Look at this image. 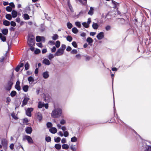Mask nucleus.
<instances>
[{"label":"nucleus","instance_id":"f257e3e1","mask_svg":"<svg viewBox=\"0 0 151 151\" xmlns=\"http://www.w3.org/2000/svg\"><path fill=\"white\" fill-rule=\"evenodd\" d=\"M62 113V110L59 108L55 109L52 111L51 116L52 118H58L61 116Z\"/></svg>","mask_w":151,"mask_h":151},{"label":"nucleus","instance_id":"f03ea898","mask_svg":"<svg viewBox=\"0 0 151 151\" xmlns=\"http://www.w3.org/2000/svg\"><path fill=\"white\" fill-rule=\"evenodd\" d=\"M35 41L34 36L29 37L28 39V43L30 47H32L35 44Z\"/></svg>","mask_w":151,"mask_h":151},{"label":"nucleus","instance_id":"7ed1b4c3","mask_svg":"<svg viewBox=\"0 0 151 151\" xmlns=\"http://www.w3.org/2000/svg\"><path fill=\"white\" fill-rule=\"evenodd\" d=\"M25 140H27L28 143L29 144H32L33 143V140L32 137L29 136L25 135L23 137L22 140L23 141H25Z\"/></svg>","mask_w":151,"mask_h":151},{"label":"nucleus","instance_id":"20e7f679","mask_svg":"<svg viewBox=\"0 0 151 151\" xmlns=\"http://www.w3.org/2000/svg\"><path fill=\"white\" fill-rule=\"evenodd\" d=\"M13 84L12 81L11 80L9 81L4 86L5 89L7 91H10Z\"/></svg>","mask_w":151,"mask_h":151},{"label":"nucleus","instance_id":"39448f33","mask_svg":"<svg viewBox=\"0 0 151 151\" xmlns=\"http://www.w3.org/2000/svg\"><path fill=\"white\" fill-rule=\"evenodd\" d=\"M63 53L64 51L61 50V48H60L57 50L54 55L55 56H60L63 55Z\"/></svg>","mask_w":151,"mask_h":151},{"label":"nucleus","instance_id":"423d86ee","mask_svg":"<svg viewBox=\"0 0 151 151\" xmlns=\"http://www.w3.org/2000/svg\"><path fill=\"white\" fill-rule=\"evenodd\" d=\"M33 110L32 108H28L27 110L26 111V113L27 115L30 117L31 116V112Z\"/></svg>","mask_w":151,"mask_h":151},{"label":"nucleus","instance_id":"0eeeda50","mask_svg":"<svg viewBox=\"0 0 151 151\" xmlns=\"http://www.w3.org/2000/svg\"><path fill=\"white\" fill-rule=\"evenodd\" d=\"M8 142L6 139H3L1 141V144L4 148L7 149Z\"/></svg>","mask_w":151,"mask_h":151},{"label":"nucleus","instance_id":"6e6552de","mask_svg":"<svg viewBox=\"0 0 151 151\" xmlns=\"http://www.w3.org/2000/svg\"><path fill=\"white\" fill-rule=\"evenodd\" d=\"M104 37V33L102 32L99 33L96 36V37L99 40L102 39Z\"/></svg>","mask_w":151,"mask_h":151},{"label":"nucleus","instance_id":"1a4fd4ad","mask_svg":"<svg viewBox=\"0 0 151 151\" xmlns=\"http://www.w3.org/2000/svg\"><path fill=\"white\" fill-rule=\"evenodd\" d=\"M29 100V98L27 97H25L22 101V106L26 105L28 102V101Z\"/></svg>","mask_w":151,"mask_h":151},{"label":"nucleus","instance_id":"9d476101","mask_svg":"<svg viewBox=\"0 0 151 151\" xmlns=\"http://www.w3.org/2000/svg\"><path fill=\"white\" fill-rule=\"evenodd\" d=\"M20 83V82L19 81H17L15 86V88L18 91H19L21 90V87L19 85Z\"/></svg>","mask_w":151,"mask_h":151},{"label":"nucleus","instance_id":"9b49d317","mask_svg":"<svg viewBox=\"0 0 151 151\" xmlns=\"http://www.w3.org/2000/svg\"><path fill=\"white\" fill-rule=\"evenodd\" d=\"M42 76L45 79L47 78L49 76V72L47 71L43 72L42 73Z\"/></svg>","mask_w":151,"mask_h":151},{"label":"nucleus","instance_id":"f8f14e48","mask_svg":"<svg viewBox=\"0 0 151 151\" xmlns=\"http://www.w3.org/2000/svg\"><path fill=\"white\" fill-rule=\"evenodd\" d=\"M49 131L52 134H55L57 132V129L55 127H52L49 129Z\"/></svg>","mask_w":151,"mask_h":151},{"label":"nucleus","instance_id":"ddd939ff","mask_svg":"<svg viewBox=\"0 0 151 151\" xmlns=\"http://www.w3.org/2000/svg\"><path fill=\"white\" fill-rule=\"evenodd\" d=\"M32 131V128L31 127H28L27 128L25 131L27 133L31 134Z\"/></svg>","mask_w":151,"mask_h":151},{"label":"nucleus","instance_id":"4468645a","mask_svg":"<svg viewBox=\"0 0 151 151\" xmlns=\"http://www.w3.org/2000/svg\"><path fill=\"white\" fill-rule=\"evenodd\" d=\"M12 17L13 18H15L16 17L17 15V13L16 11L13 10L12 12Z\"/></svg>","mask_w":151,"mask_h":151},{"label":"nucleus","instance_id":"2eb2a0df","mask_svg":"<svg viewBox=\"0 0 151 151\" xmlns=\"http://www.w3.org/2000/svg\"><path fill=\"white\" fill-rule=\"evenodd\" d=\"M92 26L93 29H96L99 27V26L97 23L93 22Z\"/></svg>","mask_w":151,"mask_h":151},{"label":"nucleus","instance_id":"dca6fc26","mask_svg":"<svg viewBox=\"0 0 151 151\" xmlns=\"http://www.w3.org/2000/svg\"><path fill=\"white\" fill-rule=\"evenodd\" d=\"M43 63L45 65H49L50 64L49 60L47 59H44L43 60Z\"/></svg>","mask_w":151,"mask_h":151},{"label":"nucleus","instance_id":"f3484780","mask_svg":"<svg viewBox=\"0 0 151 151\" xmlns=\"http://www.w3.org/2000/svg\"><path fill=\"white\" fill-rule=\"evenodd\" d=\"M0 39L3 42H5L6 40V37L4 36L3 34L0 33Z\"/></svg>","mask_w":151,"mask_h":151},{"label":"nucleus","instance_id":"a211bd4d","mask_svg":"<svg viewBox=\"0 0 151 151\" xmlns=\"http://www.w3.org/2000/svg\"><path fill=\"white\" fill-rule=\"evenodd\" d=\"M88 14L92 15L93 14V8L92 7H91L90 10L88 12Z\"/></svg>","mask_w":151,"mask_h":151},{"label":"nucleus","instance_id":"6ab92c4d","mask_svg":"<svg viewBox=\"0 0 151 151\" xmlns=\"http://www.w3.org/2000/svg\"><path fill=\"white\" fill-rule=\"evenodd\" d=\"M28 88L29 86L27 85H24L22 87L23 91L25 92H27L28 91Z\"/></svg>","mask_w":151,"mask_h":151},{"label":"nucleus","instance_id":"aec40b11","mask_svg":"<svg viewBox=\"0 0 151 151\" xmlns=\"http://www.w3.org/2000/svg\"><path fill=\"white\" fill-rule=\"evenodd\" d=\"M86 41L88 43V44L90 45L91 43L93 42V40L91 37H88Z\"/></svg>","mask_w":151,"mask_h":151},{"label":"nucleus","instance_id":"412c9836","mask_svg":"<svg viewBox=\"0 0 151 151\" xmlns=\"http://www.w3.org/2000/svg\"><path fill=\"white\" fill-rule=\"evenodd\" d=\"M1 32L4 35H6L8 34V31L7 29H4L2 30Z\"/></svg>","mask_w":151,"mask_h":151},{"label":"nucleus","instance_id":"4be33fe9","mask_svg":"<svg viewBox=\"0 0 151 151\" xmlns=\"http://www.w3.org/2000/svg\"><path fill=\"white\" fill-rule=\"evenodd\" d=\"M3 24L6 26H8L10 25V22L7 20H5L3 21Z\"/></svg>","mask_w":151,"mask_h":151},{"label":"nucleus","instance_id":"5701e85b","mask_svg":"<svg viewBox=\"0 0 151 151\" xmlns=\"http://www.w3.org/2000/svg\"><path fill=\"white\" fill-rule=\"evenodd\" d=\"M72 32L74 34H77L78 32V29L75 27H73L72 29Z\"/></svg>","mask_w":151,"mask_h":151},{"label":"nucleus","instance_id":"b1692460","mask_svg":"<svg viewBox=\"0 0 151 151\" xmlns=\"http://www.w3.org/2000/svg\"><path fill=\"white\" fill-rule=\"evenodd\" d=\"M6 18L8 20H10L12 19L11 15L9 14H6Z\"/></svg>","mask_w":151,"mask_h":151},{"label":"nucleus","instance_id":"393cba45","mask_svg":"<svg viewBox=\"0 0 151 151\" xmlns=\"http://www.w3.org/2000/svg\"><path fill=\"white\" fill-rule=\"evenodd\" d=\"M69 147V145H68L67 144H63L62 145V148L63 149H67Z\"/></svg>","mask_w":151,"mask_h":151},{"label":"nucleus","instance_id":"a878e982","mask_svg":"<svg viewBox=\"0 0 151 151\" xmlns=\"http://www.w3.org/2000/svg\"><path fill=\"white\" fill-rule=\"evenodd\" d=\"M29 65L28 62H27L25 64L24 67L25 69L26 70H27L29 69Z\"/></svg>","mask_w":151,"mask_h":151},{"label":"nucleus","instance_id":"bb28decb","mask_svg":"<svg viewBox=\"0 0 151 151\" xmlns=\"http://www.w3.org/2000/svg\"><path fill=\"white\" fill-rule=\"evenodd\" d=\"M55 147L57 150H60L61 148V145L60 144H55Z\"/></svg>","mask_w":151,"mask_h":151},{"label":"nucleus","instance_id":"cd10ccee","mask_svg":"<svg viewBox=\"0 0 151 151\" xmlns=\"http://www.w3.org/2000/svg\"><path fill=\"white\" fill-rule=\"evenodd\" d=\"M23 16V17L25 20H28L29 19V15L27 14H25Z\"/></svg>","mask_w":151,"mask_h":151},{"label":"nucleus","instance_id":"c85d7f7f","mask_svg":"<svg viewBox=\"0 0 151 151\" xmlns=\"http://www.w3.org/2000/svg\"><path fill=\"white\" fill-rule=\"evenodd\" d=\"M75 24L79 28H80L81 27V22H75Z\"/></svg>","mask_w":151,"mask_h":151},{"label":"nucleus","instance_id":"c756f323","mask_svg":"<svg viewBox=\"0 0 151 151\" xmlns=\"http://www.w3.org/2000/svg\"><path fill=\"white\" fill-rule=\"evenodd\" d=\"M68 6L69 7V9L70 10V11L72 12H73V9L72 8V7L71 5V4H70V2L69 1H68Z\"/></svg>","mask_w":151,"mask_h":151},{"label":"nucleus","instance_id":"7c9ffc66","mask_svg":"<svg viewBox=\"0 0 151 151\" xmlns=\"http://www.w3.org/2000/svg\"><path fill=\"white\" fill-rule=\"evenodd\" d=\"M58 36L57 34H55L53 35L52 37V39L53 40H56L58 39Z\"/></svg>","mask_w":151,"mask_h":151},{"label":"nucleus","instance_id":"2f4dec72","mask_svg":"<svg viewBox=\"0 0 151 151\" xmlns=\"http://www.w3.org/2000/svg\"><path fill=\"white\" fill-rule=\"evenodd\" d=\"M75 146V145H71L70 147V149L73 151H76L77 149Z\"/></svg>","mask_w":151,"mask_h":151},{"label":"nucleus","instance_id":"473e14b6","mask_svg":"<svg viewBox=\"0 0 151 151\" xmlns=\"http://www.w3.org/2000/svg\"><path fill=\"white\" fill-rule=\"evenodd\" d=\"M17 92L15 91H11L10 93V95L12 97H13L16 94Z\"/></svg>","mask_w":151,"mask_h":151},{"label":"nucleus","instance_id":"72a5a7b5","mask_svg":"<svg viewBox=\"0 0 151 151\" xmlns=\"http://www.w3.org/2000/svg\"><path fill=\"white\" fill-rule=\"evenodd\" d=\"M44 103H42L40 102H39L38 103V107L39 108H41L44 106Z\"/></svg>","mask_w":151,"mask_h":151},{"label":"nucleus","instance_id":"f704fd0d","mask_svg":"<svg viewBox=\"0 0 151 151\" xmlns=\"http://www.w3.org/2000/svg\"><path fill=\"white\" fill-rule=\"evenodd\" d=\"M77 139L76 137H73L71 138V141L72 142H76L77 141Z\"/></svg>","mask_w":151,"mask_h":151},{"label":"nucleus","instance_id":"c9c22d12","mask_svg":"<svg viewBox=\"0 0 151 151\" xmlns=\"http://www.w3.org/2000/svg\"><path fill=\"white\" fill-rule=\"evenodd\" d=\"M37 118L39 122H40L42 119V116L41 114L39 113L37 115Z\"/></svg>","mask_w":151,"mask_h":151},{"label":"nucleus","instance_id":"e433bc0d","mask_svg":"<svg viewBox=\"0 0 151 151\" xmlns=\"http://www.w3.org/2000/svg\"><path fill=\"white\" fill-rule=\"evenodd\" d=\"M60 45V42L59 41H57L55 43V46L57 48H58Z\"/></svg>","mask_w":151,"mask_h":151},{"label":"nucleus","instance_id":"4c0bfd02","mask_svg":"<svg viewBox=\"0 0 151 151\" xmlns=\"http://www.w3.org/2000/svg\"><path fill=\"white\" fill-rule=\"evenodd\" d=\"M67 25L68 28L69 29H71L73 27V25L70 22L67 23Z\"/></svg>","mask_w":151,"mask_h":151},{"label":"nucleus","instance_id":"58836bf2","mask_svg":"<svg viewBox=\"0 0 151 151\" xmlns=\"http://www.w3.org/2000/svg\"><path fill=\"white\" fill-rule=\"evenodd\" d=\"M82 24L86 28H88L89 27V25L87 24V23L85 22H83Z\"/></svg>","mask_w":151,"mask_h":151},{"label":"nucleus","instance_id":"ea45409f","mask_svg":"<svg viewBox=\"0 0 151 151\" xmlns=\"http://www.w3.org/2000/svg\"><path fill=\"white\" fill-rule=\"evenodd\" d=\"M6 11L8 12H11L12 10V8L9 6H7L6 8Z\"/></svg>","mask_w":151,"mask_h":151},{"label":"nucleus","instance_id":"a19ab883","mask_svg":"<svg viewBox=\"0 0 151 151\" xmlns=\"http://www.w3.org/2000/svg\"><path fill=\"white\" fill-rule=\"evenodd\" d=\"M67 40L69 42H70L72 40V37L68 35L67 36L66 38Z\"/></svg>","mask_w":151,"mask_h":151},{"label":"nucleus","instance_id":"79ce46f5","mask_svg":"<svg viewBox=\"0 0 151 151\" xmlns=\"http://www.w3.org/2000/svg\"><path fill=\"white\" fill-rule=\"evenodd\" d=\"M36 40L37 42H40L41 41V37L40 36H37Z\"/></svg>","mask_w":151,"mask_h":151},{"label":"nucleus","instance_id":"37998d69","mask_svg":"<svg viewBox=\"0 0 151 151\" xmlns=\"http://www.w3.org/2000/svg\"><path fill=\"white\" fill-rule=\"evenodd\" d=\"M60 138L59 137H57L56 138H54L55 142H59L60 140Z\"/></svg>","mask_w":151,"mask_h":151},{"label":"nucleus","instance_id":"c03bdc74","mask_svg":"<svg viewBox=\"0 0 151 151\" xmlns=\"http://www.w3.org/2000/svg\"><path fill=\"white\" fill-rule=\"evenodd\" d=\"M28 80L29 82H33L34 81V78L32 76L29 77L28 78Z\"/></svg>","mask_w":151,"mask_h":151},{"label":"nucleus","instance_id":"a18cd8bd","mask_svg":"<svg viewBox=\"0 0 151 151\" xmlns=\"http://www.w3.org/2000/svg\"><path fill=\"white\" fill-rule=\"evenodd\" d=\"M54 57V56L51 53H50L48 56V58L50 60H51Z\"/></svg>","mask_w":151,"mask_h":151},{"label":"nucleus","instance_id":"49530a36","mask_svg":"<svg viewBox=\"0 0 151 151\" xmlns=\"http://www.w3.org/2000/svg\"><path fill=\"white\" fill-rule=\"evenodd\" d=\"M72 45L75 48L77 47V44L76 42L75 41H73L72 43Z\"/></svg>","mask_w":151,"mask_h":151},{"label":"nucleus","instance_id":"de8ad7c7","mask_svg":"<svg viewBox=\"0 0 151 151\" xmlns=\"http://www.w3.org/2000/svg\"><path fill=\"white\" fill-rule=\"evenodd\" d=\"M120 21V23L122 24H124L125 22V20L122 18H121L119 19Z\"/></svg>","mask_w":151,"mask_h":151},{"label":"nucleus","instance_id":"09e8293b","mask_svg":"<svg viewBox=\"0 0 151 151\" xmlns=\"http://www.w3.org/2000/svg\"><path fill=\"white\" fill-rule=\"evenodd\" d=\"M45 140L48 142H50L51 140V138L50 137L48 136L45 137Z\"/></svg>","mask_w":151,"mask_h":151},{"label":"nucleus","instance_id":"8fccbe9b","mask_svg":"<svg viewBox=\"0 0 151 151\" xmlns=\"http://www.w3.org/2000/svg\"><path fill=\"white\" fill-rule=\"evenodd\" d=\"M52 126V124L50 122H48L47 123V126L48 128L51 127Z\"/></svg>","mask_w":151,"mask_h":151},{"label":"nucleus","instance_id":"3c124183","mask_svg":"<svg viewBox=\"0 0 151 151\" xmlns=\"http://www.w3.org/2000/svg\"><path fill=\"white\" fill-rule=\"evenodd\" d=\"M144 151H151V147L149 146H147L146 149Z\"/></svg>","mask_w":151,"mask_h":151},{"label":"nucleus","instance_id":"603ef678","mask_svg":"<svg viewBox=\"0 0 151 151\" xmlns=\"http://www.w3.org/2000/svg\"><path fill=\"white\" fill-rule=\"evenodd\" d=\"M40 52V50L38 49H36L34 53L35 54H37Z\"/></svg>","mask_w":151,"mask_h":151},{"label":"nucleus","instance_id":"864d4df0","mask_svg":"<svg viewBox=\"0 0 151 151\" xmlns=\"http://www.w3.org/2000/svg\"><path fill=\"white\" fill-rule=\"evenodd\" d=\"M68 135L69 133L67 131H66L64 132L63 136H64V137H67L68 136Z\"/></svg>","mask_w":151,"mask_h":151},{"label":"nucleus","instance_id":"5fc2aeb1","mask_svg":"<svg viewBox=\"0 0 151 151\" xmlns=\"http://www.w3.org/2000/svg\"><path fill=\"white\" fill-rule=\"evenodd\" d=\"M75 57L78 60H80L81 58V55L80 54H78L76 55L75 56Z\"/></svg>","mask_w":151,"mask_h":151},{"label":"nucleus","instance_id":"6e6d98bb","mask_svg":"<svg viewBox=\"0 0 151 151\" xmlns=\"http://www.w3.org/2000/svg\"><path fill=\"white\" fill-rule=\"evenodd\" d=\"M70 53L72 54H76L77 53V51L76 49H73L71 51Z\"/></svg>","mask_w":151,"mask_h":151},{"label":"nucleus","instance_id":"4d7b16f0","mask_svg":"<svg viewBox=\"0 0 151 151\" xmlns=\"http://www.w3.org/2000/svg\"><path fill=\"white\" fill-rule=\"evenodd\" d=\"M111 26H110L109 25H107L105 29L106 31H109L111 29Z\"/></svg>","mask_w":151,"mask_h":151},{"label":"nucleus","instance_id":"13d9d810","mask_svg":"<svg viewBox=\"0 0 151 151\" xmlns=\"http://www.w3.org/2000/svg\"><path fill=\"white\" fill-rule=\"evenodd\" d=\"M10 24L11 26L13 27H15L16 25V23L14 22L13 21L11 22Z\"/></svg>","mask_w":151,"mask_h":151},{"label":"nucleus","instance_id":"bf43d9fd","mask_svg":"<svg viewBox=\"0 0 151 151\" xmlns=\"http://www.w3.org/2000/svg\"><path fill=\"white\" fill-rule=\"evenodd\" d=\"M12 117L15 120H17L18 119V117L16 116L14 114H11Z\"/></svg>","mask_w":151,"mask_h":151},{"label":"nucleus","instance_id":"052dcab7","mask_svg":"<svg viewBox=\"0 0 151 151\" xmlns=\"http://www.w3.org/2000/svg\"><path fill=\"white\" fill-rule=\"evenodd\" d=\"M20 68L19 67V65H17L15 69V71L18 72L19 71Z\"/></svg>","mask_w":151,"mask_h":151},{"label":"nucleus","instance_id":"680f3d73","mask_svg":"<svg viewBox=\"0 0 151 151\" xmlns=\"http://www.w3.org/2000/svg\"><path fill=\"white\" fill-rule=\"evenodd\" d=\"M91 22V18H88V21L87 23V24H88V25H89V24Z\"/></svg>","mask_w":151,"mask_h":151},{"label":"nucleus","instance_id":"e2e57ef3","mask_svg":"<svg viewBox=\"0 0 151 151\" xmlns=\"http://www.w3.org/2000/svg\"><path fill=\"white\" fill-rule=\"evenodd\" d=\"M61 50H63V51L66 48V45H65L63 44L61 45Z\"/></svg>","mask_w":151,"mask_h":151},{"label":"nucleus","instance_id":"0e129e2a","mask_svg":"<svg viewBox=\"0 0 151 151\" xmlns=\"http://www.w3.org/2000/svg\"><path fill=\"white\" fill-rule=\"evenodd\" d=\"M61 143L63 144H64L66 142V139L65 138H63L61 141Z\"/></svg>","mask_w":151,"mask_h":151},{"label":"nucleus","instance_id":"69168bd1","mask_svg":"<svg viewBox=\"0 0 151 151\" xmlns=\"http://www.w3.org/2000/svg\"><path fill=\"white\" fill-rule=\"evenodd\" d=\"M60 123L61 124H64L65 123V121L64 120L62 119L60 121Z\"/></svg>","mask_w":151,"mask_h":151},{"label":"nucleus","instance_id":"338daca9","mask_svg":"<svg viewBox=\"0 0 151 151\" xmlns=\"http://www.w3.org/2000/svg\"><path fill=\"white\" fill-rule=\"evenodd\" d=\"M72 48L71 47L69 46H68L66 48V50L67 51L69 52L71 51Z\"/></svg>","mask_w":151,"mask_h":151},{"label":"nucleus","instance_id":"774afa93","mask_svg":"<svg viewBox=\"0 0 151 151\" xmlns=\"http://www.w3.org/2000/svg\"><path fill=\"white\" fill-rule=\"evenodd\" d=\"M37 46L40 47H42V45L41 43L39 42L37 44Z\"/></svg>","mask_w":151,"mask_h":151}]
</instances>
